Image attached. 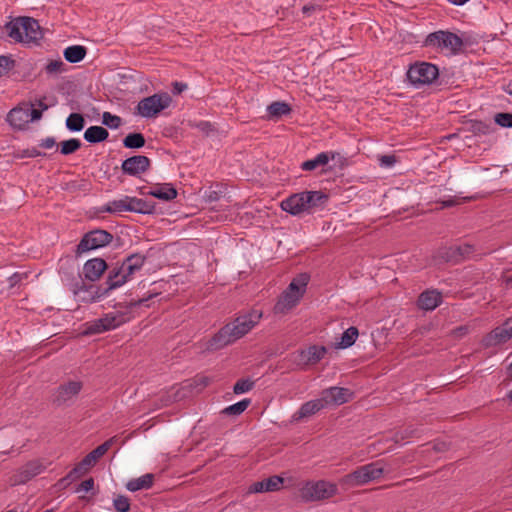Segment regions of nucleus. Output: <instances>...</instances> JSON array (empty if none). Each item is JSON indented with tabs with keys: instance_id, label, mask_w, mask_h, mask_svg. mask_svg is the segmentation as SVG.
Returning <instances> with one entry per match:
<instances>
[{
	"instance_id": "nucleus-47",
	"label": "nucleus",
	"mask_w": 512,
	"mask_h": 512,
	"mask_svg": "<svg viewBox=\"0 0 512 512\" xmlns=\"http://www.w3.org/2000/svg\"><path fill=\"white\" fill-rule=\"evenodd\" d=\"M254 387V382L250 379H239L234 387L233 391L235 394H242L250 391Z\"/></svg>"
},
{
	"instance_id": "nucleus-9",
	"label": "nucleus",
	"mask_w": 512,
	"mask_h": 512,
	"mask_svg": "<svg viewBox=\"0 0 512 512\" xmlns=\"http://www.w3.org/2000/svg\"><path fill=\"white\" fill-rule=\"evenodd\" d=\"M384 472L381 461L372 462L358 467L355 471L345 476V481L351 485H364L379 479Z\"/></svg>"
},
{
	"instance_id": "nucleus-35",
	"label": "nucleus",
	"mask_w": 512,
	"mask_h": 512,
	"mask_svg": "<svg viewBox=\"0 0 512 512\" xmlns=\"http://www.w3.org/2000/svg\"><path fill=\"white\" fill-rule=\"evenodd\" d=\"M145 137L142 133L134 132L129 133L124 139H123V145L125 148L128 149H139L142 148L145 145Z\"/></svg>"
},
{
	"instance_id": "nucleus-24",
	"label": "nucleus",
	"mask_w": 512,
	"mask_h": 512,
	"mask_svg": "<svg viewBox=\"0 0 512 512\" xmlns=\"http://www.w3.org/2000/svg\"><path fill=\"white\" fill-rule=\"evenodd\" d=\"M323 408H325V406L321 398L310 400L302 404L299 410L293 414L292 418L294 421H300L316 414Z\"/></svg>"
},
{
	"instance_id": "nucleus-31",
	"label": "nucleus",
	"mask_w": 512,
	"mask_h": 512,
	"mask_svg": "<svg viewBox=\"0 0 512 512\" xmlns=\"http://www.w3.org/2000/svg\"><path fill=\"white\" fill-rule=\"evenodd\" d=\"M291 112L289 104L283 101H274L267 107L268 119L278 120L284 115H288Z\"/></svg>"
},
{
	"instance_id": "nucleus-60",
	"label": "nucleus",
	"mask_w": 512,
	"mask_h": 512,
	"mask_svg": "<svg viewBox=\"0 0 512 512\" xmlns=\"http://www.w3.org/2000/svg\"><path fill=\"white\" fill-rule=\"evenodd\" d=\"M206 198H207V201L214 202V201L219 200L220 194H219V192L212 190L206 194Z\"/></svg>"
},
{
	"instance_id": "nucleus-1",
	"label": "nucleus",
	"mask_w": 512,
	"mask_h": 512,
	"mask_svg": "<svg viewBox=\"0 0 512 512\" xmlns=\"http://www.w3.org/2000/svg\"><path fill=\"white\" fill-rule=\"evenodd\" d=\"M262 313L252 310L222 327L207 343L208 350H219L246 335L259 322Z\"/></svg>"
},
{
	"instance_id": "nucleus-52",
	"label": "nucleus",
	"mask_w": 512,
	"mask_h": 512,
	"mask_svg": "<svg viewBox=\"0 0 512 512\" xmlns=\"http://www.w3.org/2000/svg\"><path fill=\"white\" fill-rule=\"evenodd\" d=\"M473 250V246L469 244L454 246V251L458 253L460 260L470 255L473 252Z\"/></svg>"
},
{
	"instance_id": "nucleus-41",
	"label": "nucleus",
	"mask_w": 512,
	"mask_h": 512,
	"mask_svg": "<svg viewBox=\"0 0 512 512\" xmlns=\"http://www.w3.org/2000/svg\"><path fill=\"white\" fill-rule=\"evenodd\" d=\"M250 403V399H243L235 404L226 407L222 412L226 415H240L248 408Z\"/></svg>"
},
{
	"instance_id": "nucleus-26",
	"label": "nucleus",
	"mask_w": 512,
	"mask_h": 512,
	"mask_svg": "<svg viewBox=\"0 0 512 512\" xmlns=\"http://www.w3.org/2000/svg\"><path fill=\"white\" fill-rule=\"evenodd\" d=\"M336 156H339V153L337 152H321L319 153L315 158L304 161L301 164V168L304 171H312L320 166L326 165L329 160H334Z\"/></svg>"
},
{
	"instance_id": "nucleus-32",
	"label": "nucleus",
	"mask_w": 512,
	"mask_h": 512,
	"mask_svg": "<svg viewBox=\"0 0 512 512\" xmlns=\"http://www.w3.org/2000/svg\"><path fill=\"white\" fill-rule=\"evenodd\" d=\"M116 436L108 439L101 445L97 446L94 450L89 452L85 457L86 461L90 462L92 466H94L97 461L110 449L112 444L116 441Z\"/></svg>"
},
{
	"instance_id": "nucleus-27",
	"label": "nucleus",
	"mask_w": 512,
	"mask_h": 512,
	"mask_svg": "<svg viewBox=\"0 0 512 512\" xmlns=\"http://www.w3.org/2000/svg\"><path fill=\"white\" fill-rule=\"evenodd\" d=\"M129 203V212L152 214L155 212V203L136 197H127Z\"/></svg>"
},
{
	"instance_id": "nucleus-44",
	"label": "nucleus",
	"mask_w": 512,
	"mask_h": 512,
	"mask_svg": "<svg viewBox=\"0 0 512 512\" xmlns=\"http://www.w3.org/2000/svg\"><path fill=\"white\" fill-rule=\"evenodd\" d=\"M113 507L117 512H129L131 508L130 499L125 495H117L113 499Z\"/></svg>"
},
{
	"instance_id": "nucleus-45",
	"label": "nucleus",
	"mask_w": 512,
	"mask_h": 512,
	"mask_svg": "<svg viewBox=\"0 0 512 512\" xmlns=\"http://www.w3.org/2000/svg\"><path fill=\"white\" fill-rule=\"evenodd\" d=\"M263 481L265 484L264 489H266L267 492L277 491L283 484V478L277 475L271 476L267 479H264Z\"/></svg>"
},
{
	"instance_id": "nucleus-39",
	"label": "nucleus",
	"mask_w": 512,
	"mask_h": 512,
	"mask_svg": "<svg viewBox=\"0 0 512 512\" xmlns=\"http://www.w3.org/2000/svg\"><path fill=\"white\" fill-rule=\"evenodd\" d=\"M127 197L125 196L122 199L113 200L108 202L103 211L109 212V213H119L123 211H129V203H127Z\"/></svg>"
},
{
	"instance_id": "nucleus-48",
	"label": "nucleus",
	"mask_w": 512,
	"mask_h": 512,
	"mask_svg": "<svg viewBox=\"0 0 512 512\" xmlns=\"http://www.w3.org/2000/svg\"><path fill=\"white\" fill-rule=\"evenodd\" d=\"M439 256L447 262H459L460 261L458 253L456 251H454V246L440 250Z\"/></svg>"
},
{
	"instance_id": "nucleus-37",
	"label": "nucleus",
	"mask_w": 512,
	"mask_h": 512,
	"mask_svg": "<svg viewBox=\"0 0 512 512\" xmlns=\"http://www.w3.org/2000/svg\"><path fill=\"white\" fill-rule=\"evenodd\" d=\"M359 335L356 327H349L342 334L341 341L336 345L337 348H348L352 346Z\"/></svg>"
},
{
	"instance_id": "nucleus-50",
	"label": "nucleus",
	"mask_w": 512,
	"mask_h": 512,
	"mask_svg": "<svg viewBox=\"0 0 512 512\" xmlns=\"http://www.w3.org/2000/svg\"><path fill=\"white\" fill-rule=\"evenodd\" d=\"M15 61L5 55L0 56V76L6 74L8 71H10L14 67Z\"/></svg>"
},
{
	"instance_id": "nucleus-14",
	"label": "nucleus",
	"mask_w": 512,
	"mask_h": 512,
	"mask_svg": "<svg viewBox=\"0 0 512 512\" xmlns=\"http://www.w3.org/2000/svg\"><path fill=\"white\" fill-rule=\"evenodd\" d=\"M512 338V317L508 318L501 326L496 327L485 335L482 340L484 347H493L506 343Z\"/></svg>"
},
{
	"instance_id": "nucleus-62",
	"label": "nucleus",
	"mask_w": 512,
	"mask_h": 512,
	"mask_svg": "<svg viewBox=\"0 0 512 512\" xmlns=\"http://www.w3.org/2000/svg\"><path fill=\"white\" fill-rule=\"evenodd\" d=\"M317 9V6L315 5H305L303 6L302 8V12L303 14L305 15H310L313 11H315Z\"/></svg>"
},
{
	"instance_id": "nucleus-36",
	"label": "nucleus",
	"mask_w": 512,
	"mask_h": 512,
	"mask_svg": "<svg viewBox=\"0 0 512 512\" xmlns=\"http://www.w3.org/2000/svg\"><path fill=\"white\" fill-rule=\"evenodd\" d=\"M306 194L311 196L306 203L308 210L323 206L328 201V195L322 191H306Z\"/></svg>"
},
{
	"instance_id": "nucleus-5",
	"label": "nucleus",
	"mask_w": 512,
	"mask_h": 512,
	"mask_svg": "<svg viewBox=\"0 0 512 512\" xmlns=\"http://www.w3.org/2000/svg\"><path fill=\"white\" fill-rule=\"evenodd\" d=\"M464 42L457 34L448 30H439L428 34L423 42V46L433 48L439 51H448L449 53L458 54Z\"/></svg>"
},
{
	"instance_id": "nucleus-42",
	"label": "nucleus",
	"mask_w": 512,
	"mask_h": 512,
	"mask_svg": "<svg viewBox=\"0 0 512 512\" xmlns=\"http://www.w3.org/2000/svg\"><path fill=\"white\" fill-rule=\"evenodd\" d=\"M44 69L48 75H57L66 71V64L61 60V58H58L50 60Z\"/></svg>"
},
{
	"instance_id": "nucleus-10",
	"label": "nucleus",
	"mask_w": 512,
	"mask_h": 512,
	"mask_svg": "<svg viewBox=\"0 0 512 512\" xmlns=\"http://www.w3.org/2000/svg\"><path fill=\"white\" fill-rule=\"evenodd\" d=\"M113 235L103 229H95L84 234L81 241L77 245L76 253L78 255L90 250L98 249L110 244Z\"/></svg>"
},
{
	"instance_id": "nucleus-2",
	"label": "nucleus",
	"mask_w": 512,
	"mask_h": 512,
	"mask_svg": "<svg viewBox=\"0 0 512 512\" xmlns=\"http://www.w3.org/2000/svg\"><path fill=\"white\" fill-rule=\"evenodd\" d=\"M145 300L131 301L127 305L116 304L115 308H120L114 312L104 314L101 318L94 319L85 323L84 335H96L110 330H114L121 325L129 322L133 318L131 309L140 306Z\"/></svg>"
},
{
	"instance_id": "nucleus-46",
	"label": "nucleus",
	"mask_w": 512,
	"mask_h": 512,
	"mask_svg": "<svg viewBox=\"0 0 512 512\" xmlns=\"http://www.w3.org/2000/svg\"><path fill=\"white\" fill-rule=\"evenodd\" d=\"M102 123L109 128L117 129L121 125V118L110 112H104L102 115Z\"/></svg>"
},
{
	"instance_id": "nucleus-58",
	"label": "nucleus",
	"mask_w": 512,
	"mask_h": 512,
	"mask_svg": "<svg viewBox=\"0 0 512 512\" xmlns=\"http://www.w3.org/2000/svg\"><path fill=\"white\" fill-rule=\"evenodd\" d=\"M196 127L200 131L205 132V133H208L212 130V125L208 121H200L199 123L196 124Z\"/></svg>"
},
{
	"instance_id": "nucleus-16",
	"label": "nucleus",
	"mask_w": 512,
	"mask_h": 512,
	"mask_svg": "<svg viewBox=\"0 0 512 512\" xmlns=\"http://www.w3.org/2000/svg\"><path fill=\"white\" fill-rule=\"evenodd\" d=\"M150 159L144 155H135L122 162L121 169L124 174L138 176L150 168Z\"/></svg>"
},
{
	"instance_id": "nucleus-53",
	"label": "nucleus",
	"mask_w": 512,
	"mask_h": 512,
	"mask_svg": "<svg viewBox=\"0 0 512 512\" xmlns=\"http://www.w3.org/2000/svg\"><path fill=\"white\" fill-rule=\"evenodd\" d=\"M93 488H94V479L88 478V479L84 480L80 485H78V487L76 488V492L77 493L82 492V491L88 492V491H91Z\"/></svg>"
},
{
	"instance_id": "nucleus-19",
	"label": "nucleus",
	"mask_w": 512,
	"mask_h": 512,
	"mask_svg": "<svg viewBox=\"0 0 512 512\" xmlns=\"http://www.w3.org/2000/svg\"><path fill=\"white\" fill-rule=\"evenodd\" d=\"M146 187L140 189L142 195H150L164 201H171L178 195L175 187L170 183L156 184L149 190Z\"/></svg>"
},
{
	"instance_id": "nucleus-15",
	"label": "nucleus",
	"mask_w": 512,
	"mask_h": 512,
	"mask_svg": "<svg viewBox=\"0 0 512 512\" xmlns=\"http://www.w3.org/2000/svg\"><path fill=\"white\" fill-rule=\"evenodd\" d=\"M82 382L69 381L60 385L53 394V403L57 406L68 405L80 393Z\"/></svg>"
},
{
	"instance_id": "nucleus-17",
	"label": "nucleus",
	"mask_w": 512,
	"mask_h": 512,
	"mask_svg": "<svg viewBox=\"0 0 512 512\" xmlns=\"http://www.w3.org/2000/svg\"><path fill=\"white\" fill-rule=\"evenodd\" d=\"M310 197L311 196L306 194V191L293 194L282 201L281 208L292 215H297L304 211H308L306 203Z\"/></svg>"
},
{
	"instance_id": "nucleus-49",
	"label": "nucleus",
	"mask_w": 512,
	"mask_h": 512,
	"mask_svg": "<svg viewBox=\"0 0 512 512\" xmlns=\"http://www.w3.org/2000/svg\"><path fill=\"white\" fill-rule=\"evenodd\" d=\"M494 120L501 127L512 128V113H497Z\"/></svg>"
},
{
	"instance_id": "nucleus-34",
	"label": "nucleus",
	"mask_w": 512,
	"mask_h": 512,
	"mask_svg": "<svg viewBox=\"0 0 512 512\" xmlns=\"http://www.w3.org/2000/svg\"><path fill=\"white\" fill-rule=\"evenodd\" d=\"M86 54L87 49L82 45L69 46L63 52L64 58L70 63H78L82 61Z\"/></svg>"
},
{
	"instance_id": "nucleus-29",
	"label": "nucleus",
	"mask_w": 512,
	"mask_h": 512,
	"mask_svg": "<svg viewBox=\"0 0 512 512\" xmlns=\"http://www.w3.org/2000/svg\"><path fill=\"white\" fill-rule=\"evenodd\" d=\"M154 482V475L147 473L139 478L131 479L126 483L127 490L136 492L142 489H149L152 487Z\"/></svg>"
},
{
	"instance_id": "nucleus-54",
	"label": "nucleus",
	"mask_w": 512,
	"mask_h": 512,
	"mask_svg": "<svg viewBox=\"0 0 512 512\" xmlns=\"http://www.w3.org/2000/svg\"><path fill=\"white\" fill-rule=\"evenodd\" d=\"M265 487V484H264V481H258V482H255L253 483L252 485H250L249 489H248V492L249 493H262V492H267L266 489H264Z\"/></svg>"
},
{
	"instance_id": "nucleus-64",
	"label": "nucleus",
	"mask_w": 512,
	"mask_h": 512,
	"mask_svg": "<svg viewBox=\"0 0 512 512\" xmlns=\"http://www.w3.org/2000/svg\"><path fill=\"white\" fill-rule=\"evenodd\" d=\"M434 449L437 451H444L446 449L445 443H438L434 445Z\"/></svg>"
},
{
	"instance_id": "nucleus-40",
	"label": "nucleus",
	"mask_w": 512,
	"mask_h": 512,
	"mask_svg": "<svg viewBox=\"0 0 512 512\" xmlns=\"http://www.w3.org/2000/svg\"><path fill=\"white\" fill-rule=\"evenodd\" d=\"M81 142L79 139L71 138L69 140L62 141L60 143V153L62 155H70L75 153L81 147Z\"/></svg>"
},
{
	"instance_id": "nucleus-51",
	"label": "nucleus",
	"mask_w": 512,
	"mask_h": 512,
	"mask_svg": "<svg viewBox=\"0 0 512 512\" xmlns=\"http://www.w3.org/2000/svg\"><path fill=\"white\" fill-rule=\"evenodd\" d=\"M45 153H42L36 148H27L19 151L18 157L19 158H35L38 156H44Z\"/></svg>"
},
{
	"instance_id": "nucleus-7",
	"label": "nucleus",
	"mask_w": 512,
	"mask_h": 512,
	"mask_svg": "<svg viewBox=\"0 0 512 512\" xmlns=\"http://www.w3.org/2000/svg\"><path fill=\"white\" fill-rule=\"evenodd\" d=\"M171 101L172 98L168 93H156L140 100L136 106V112L141 117L153 118L168 108Z\"/></svg>"
},
{
	"instance_id": "nucleus-61",
	"label": "nucleus",
	"mask_w": 512,
	"mask_h": 512,
	"mask_svg": "<svg viewBox=\"0 0 512 512\" xmlns=\"http://www.w3.org/2000/svg\"><path fill=\"white\" fill-rule=\"evenodd\" d=\"M440 203L442 205V208H448V207H452V206H455L456 204H458V202L454 198H450L448 200H443Z\"/></svg>"
},
{
	"instance_id": "nucleus-63",
	"label": "nucleus",
	"mask_w": 512,
	"mask_h": 512,
	"mask_svg": "<svg viewBox=\"0 0 512 512\" xmlns=\"http://www.w3.org/2000/svg\"><path fill=\"white\" fill-rule=\"evenodd\" d=\"M20 279H21V278H20V275H19L18 273H15V274H13V275L10 277V279H9V280H10V282H11V285L13 286V285L17 284V283L20 281Z\"/></svg>"
},
{
	"instance_id": "nucleus-30",
	"label": "nucleus",
	"mask_w": 512,
	"mask_h": 512,
	"mask_svg": "<svg viewBox=\"0 0 512 512\" xmlns=\"http://www.w3.org/2000/svg\"><path fill=\"white\" fill-rule=\"evenodd\" d=\"M109 132L102 126H91L84 132V139L89 143H100L107 140Z\"/></svg>"
},
{
	"instance_id": "nucleus-11",
	"label": "nucleus",
	"mask_w": 512,
	"mask_h": 512,
	"mask_svg": "<svg viewBox=\"0 0 512 512\" xmlns=\"http://www.w3.org/2000/svg\"><path fill=\"white\" fill-rule=\"evenodd\" d=\"M438 75L437 66L427 62L415 63L407 71V78L413 85L430 84Z\"/></svg>"
},
{
	"instance_id": "nucleus-13",
	"label": "nucleus",
	"mask_w": 512,
	"mask_h": 512,
	"mask_svg": "<svg viewBox=\"0 0 512 512\" xmlns=\"http://www.w3.org/2000/svg\"><path fill=\"white\" fill-rule=\"evenodd\" d=\"M326 353L327 348L325 346L311 345L307 349L298 351L294 362L301 369H305L308 366L319 363Z\"/></svg>"
},
{
	"instance_id": "nucleus-6",
	"label": "nucleus",
	"mask_w": 512,
	"mask_h": 512,
	"mask_svg": "<svg viewBox=\"0 0 512 512\" xmlns=\"http://www.w3.org/2000/svg\"><path fill=\"white\" fill-rule=\"evenodd\" d=\"M336 493L337 486L324 480L308 481L299 490L300 497L307 502L328 499Z\"/></svg>"
},
{
	"instance_id": "nucleus-23",
	"label": "nucleus",
	"mask_w": 512,
	"mask_h": 512,
	"mask_svg": "<svg viewBox=\"0 0 512 512\" xmlns=\"http://www.w3.org/2000/svg\"><path fill=\"white\" fill-rule=\"evenodd\" d=\"M107 269V263L102 258H93L88 261L83 266V274L86 279L94 282L98 280L104 271Z\"/></svg>"
},
{
	"instance_id": "nucleus-43",
	"label": "nucleus",
	"mask_w": 512,
	"mask_h": 512,
	"mask_svg": "<svg viewBox=\"0 0 512 512\" xmlns=\"http://www.w3.org/2000/svg\"><path fill=\"white\" fill-rule=\"evenodd\" d=\"M470 130L475 135H487L493 131V127L483 121H473Z\"/></svg>"
},
{
	"instance_id": "nucleus-56",
	"label": "nucleus",
	"mask_w": 512,
	"mask_h": 512,
	"mask_svg": "<svg viewBox=\"0 0 512 512\" xmlns=\"http://www.w3.org/2000/svg\"><path fill=\"white\" fill-rule=\"evenodd\" d=\"M45 100H46V97H42L40 99H36L34 103L30 102L29 104H34V107L38 106L39 108H36V110H42V112H43V111L47 110L52 105V104L45 103Z\"/></svg>"
},
{
	"instance_id": "nucleus-22",
	"label": "nucleus",
	"mask_w": 512,
	"mask_h": 512,
	"mask_svg": "<svg viewBox=\"0 0 512 512\" xmlns=\"http://www.w3.org/2000/svg\"><path fill=\"white\" fill-rule=\"evenodd\" d=\"M145 260L146 257L140 253L131 254L125 258L120 268L128 281L143 267Z\"/></svg>"
},
{
	"instance_id": "nucleus-18",
	"label": "nucleus",
	"mask_w": 512,
	"mask_h": 512,
	"mask_svg": "<svg viewBox=\"0 0 512 512\" xmlns=\"http://www.w3.org/2000/svg\"><path fill=\"white\" fill-rule=\"evenodd\" d=\"M352 392L348 388L343 387H330L321 393V399L324 406L329 404L341 405L349 401Z\"/></svg>"
},
{
	"instance_id": "nucleus-28",
	"label": "nucleus",
	"mask_w": 512,
	"mask_h": 512,
	"mask_svg": "<svg viewBox=\"0 0 512 512\" xmlns=\"http://www.w3.org/2000/svg\"><path fill=\"white\" fill-rule=\"evenodd\" d=\"M126 282H128V280L122 273L120 266H116L109 271L106 280L107 287L104 288L103 293L107 294L109 291L124 285Z\"/></svg>"
},
{
	"instance_id": "nucleus-38",
	"label": "nucleus",
	"mask_w": 512,
	"mask_h": 512,
	"mask_svg": "<svg viewBox=\"0 0 512 512\" xmlns=\"http://www.w3.org/2000/svg\"><path fill=\"white\" fill-rule=\"evenodd\" d=\"M85 126L84 116L80 113H71L66 119V127L72 132H79Z\"/></svg>"
},
{
	"instance_id": "nucleus-12",
	"label": "nucleus",
	"mask_w": 512,
	"mask_h": 512,
	"mask_svg": "<svg viewBox=\"0 0 512 512\" xmlns=\"http://www.w3.org/2000/svg\"><path fill=\"white\" fill-rule=\"evenodd\" d=\"M104 288L94 284H86L82 278H79L72 284V291L78 301L89 303L106 295Z\"/></svg>"
},
{
	"instance_id": "nucleus-20",
	"label": "nucleus",
	"mask_w": 512,
	"mask_h": 512,
	"mask_svg": "<svg viewBox=\"0 0 512 512\" xmlns=\"http://www.w3.org/2000/svg\"><path fill=\"white\" fill-rule=\"evenodd\" d=\"M442 303V294L436 289H428L422 292L417 300V305L425 311H432Z\"/></svg>"
},
{
	"instance_id": "nucleus-25",
	"label": "nucleus",
	"mask_w": 512,
	"mask_h": 512,
	"mask_svg": "<svg viewBox=\"0 0 512 512\" xmlns=\"http://www.w3.org/2000/svg\"><path fill=\"white\" fill-rule=\"evenodd\" d=\"M92 467L91 463L87 462L86 457H84L65 477L59 480V485L64 488L67 487L72 482L85 475Z\"/></svg>"
},
{
	"instance_id": "nucleus-59",
	"label": "nucleus",
	"mask_w": 512,
	"mask_h": 512,
	"mask_svg": "<svg viewBox=\"0 0 512 512\" xmlns=\"http://www.w3.org/2000/svg\"><path fill=\"white\" fill-rule=\"evenodd\" d=\"M185 89H187V84L185 83H182V82H175L173 84V93L174 94H180L182 93Z\"/></svg>"
},
{
	"instance_id": "nucleus-21",
	"label": "nucleus",
	"mask_w": 512,
	"mask_h": 512,
	"mask_svg": "<svg viewBox=\"0 0 512 512\" xmlns=\"http://www.w3.org/2000/svg\"><path fill=\"white\" fill-rule=\"evenodd\" d=\"M43 470L44 466L39 461H30L18 470L14 483L24 484L39 475Z\"/></svg>"
},
{
	"instance_id": "nucleus-57",
	"label": "nucleus",
	"mask_w": 512,
	"mask_h": 512,
	"mask_svg": "<svg viewBox=\"0 0 512 512\" xmlns=\"http://www.w3.org/2000/svg\"><path fill=\"white\" fill-rule=\"evenodd\" d=\"M56 145V140L54 137H47L42 139L39 146L44 149H50Z\"/></svg>"
},
{
	"instance_id": "nucleus-55",
	"label": "nucleus",
	"mask_w": 512,
	"mask_h": 512,
	"mask_svg": "<svg viewBox=\"0 0 512 512\" xmlns=\"http://www.w3.org/2000/svg\"><path fill=\"white\" fill-rule=\"evenodd\" d=\"M379 160L381 166L384 167H390L396 163V157L394 155H382Z\"/></svg>"
},
{
	"instance_id": "nucleus-8",
	"label": "nucleus",
	"mask_w": 512,
	"mask_h": 512,
	"mask_svg": "<svg viewBox=\"0 0 512 512\" xmlns=\"http://www.w3.org/2000/svg\"><path fill=\"white\" fill-rule=\"evenodd\" d=\"M42 118V110H36L34 104L22 103L10 110L7 115V121L11 126L17 129H24L25 126Z\"/></svg>"
},
{
	"instance_id": "nucleus-33",
	"label": "nucleus",
	"mask_w": 512,
	"mask_h": 512,
	"mask_svg": "<svg viewBox=\"0 0 512 512\" xmlns=\"http://www.w3.org/2000/svg\"><path fill=\"white\" fill-rule=\"evenodd\" d=\"M420 435L421 431L418 428L410 425L395 432L392 440L395 444H400L403 442H408L412 438H419Z\"/></svg>"
},
{
	"instance_id": "nucleus-4",
	"label": "nucleus",
	"mask_w": 512,
	"mask_h": 512,
	"mask_svg": "<svg viewBox=\"0 0 512 512\" xmlns=\"http://www.w3.org/2000/svg\"><path fill=\"white\" fill-rule=\"evenodd\" d=\"M8 36L16 42L38 43L43 34L37 20L31 17H20L6 24Z\"/></svg>"
},
{
	"instance_id": "nucleus-3",
	"label": "nucleus",
	"mask_w": 512,
	"mask_h": 512,
	"mask_svg": "<svg viewBox=\"0 0 512 512\" xmlns=\"http://www.w3.org/2000/svg\"><path fill=\"white\" fill-rule=\"evenodd\" d=\"M310 276L307 273H301L295 277L288 287L280 294L273 311L275 314H286L295 308L306 292Z\"/></svg>"
}]
</instances>
